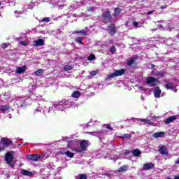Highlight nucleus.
Listing matches in <instances>:
<instances>
[{
  "instance_id": "nucleus-9",
  "label": "nucleus",
  "mask_w": 179,
  "mask_h": 179,
  "mask_svg": "<svg viewBox=\"0 0 179 179\" xmlns=\"http://www.w3.org/2000/svg\"><path fill=\"white\" fill-rule=\"evenodd\" d=\"M27 159L28 160H32L33 162H37L41 159V156L39 155H27Z\"/></svg>"
},
{
  "instance_id": "nucleus-58",
  "label": "nucleus",
  "mask_w": 179,
  "mask_h": 179,
  "mask_svg": "<svg viewBox=\"0 0 179 179\" xmlns=\"http://www.w3.org/2000/svg\"><path fill=\"white\" fill-rule=\"evenodd\" d=\"M78 5H83V3H80V4H78Z\"/></svg>"
},
{
  "instance_id": "nucleus-12",
  "label": "nucleus",
  "mask_w": 179,
  "mask_h": 179,
  "mask_svg": "<svg viewBox=\"0 0 179 179\" xmlns=\"http://www.w3.org/2000/svg\"><path fill=\"white\" fill-rule=\"evenodd\" d=\"M34 47H41V45H44V40L39 38L36 41H34Z\"/></svg>"
},
{
  "instance_id": "nucleus-4",
  "label": "nucleus",
  "mask_w": 179,
  "mask_h": 179,
  "mask_svg": "<svg viewBox=\"0 0 179 179\" xmlns=\"http://www.w3.org/2000/svg\"><path fill=\"white\" fill-rule=\"evenodd\" d=\"M125 74V69L115 70V71L109 75H108V79H111L113 78H117V76H122Z\"/></svg>"
},
{
  "instance_id": "nucleus-1",
  "label": "nucleus",
  "mask_w": 179,
  "mask_h": 179,
  "mask_svg": "<svg viewBox=\"0 0 179 179\" xmlns=\"http://www.w3.org/2000/svg\"><path fill=\"white\" fill-rule=\"evenodd\" d=\"M71 105V107H75V103L71 101L70 100L66 101L65 99H63L58 103H55L52 106L49 107V108H47L45 107L43 110V113L45 115H47V114H55V111H65V109L68 107V106Z\"/></svg>"
},
{
  "instance_id": "nucleus-45",
  "label": "nucleus",
  "mask_w": 179,
  "mask_h": 179,
  "mask_svg": "<svg viewBox=\"0 0 179 179\" xmlns=\"http://www.w3.org/2000/svg\"><path fill=\"white\" fill-rule=\"evenodd\" d=\"M41 111V108L38 107L35 110V113H40Z\"/></svg>"
},
{
  "instance_id": "nucleus-39",
  "label": "nucleus",
  "mask_w": 179,
  "mask_h": 179,
  "mask_svg": "<svg viewBox=\"0 0 179 179\" xmlns=\"http://www.w3.org/2000/svg\"><path fill=\"white\" fill-rule=\"evenodd\" d=\"M20 44H21L22 45L26 46V45H27L28 43H27V41H21V42H20Z\"/></svg>"
},
{
  "instance_id": "nucleus-8",
  "label": "nucleus",
  "mask_w": 179,
  "mask_h": 179,
  "mask_svg": "<svg viewBox=\"0 0 179 179\" xmlns=\"http://www.w3.org/2000/svg\"><path fill=\"white\" fill-rule=\"evenodd\" d=\"M102 16H103V19L106 23L111 22V14L110 13V11H106V12L103 13Z\"/></svg>"
},
{
  "instance_id": "nucleus-2",
  "label": "nucleus",
  "mask_w": 179,
  "mask_h": 179,
  "mask_svg": "<svg viewBox=\"0 0 179 179\" xmlns=\"http://www.w3.org/2000/svg\"><path fill=\"white\" fill-rule=\"evenodd\" d=\"M90 143L87 140H83L80 143V148H73V151L76 153H82V152H85L86 149L89 148Z\"/></svg>"
},
{
  "instance_id": "nucleus-26",
  "label": "nucleus",
  "mask_w": 179,
  "mask_h": 179,
  "mask_svg": "<svg viewBox=\"0 0 179 179\" xmlns=\"http://www.w3.org/2000/svg\"><path fill=\"white\" fill-rule=\"evenodd\" d=\"M71 96L72 97H74V99H78V97H80V92L78 91L73 92Z\"/></svg>"
},
{
  "instance_id": "nucleus-6",
  "label": "nucleus",
  "mask_w": 179,
  "mask_h": 179,
  "mask_svg": "<svg viewBox=\"0 0 179 179\" xmlns=\"http://www.w3.org/2000/svg\"><path fill=\"white\" fill-rule=\"evenodd\" d=\"M5 160L10 167H15V164H12V162H13V155L9 152L6 153L5 155Z\"/></svg>"
},
{
  "instance_id": "nucleus-16",
  "label": "nucleus",
  "mask_w": 179,
  "mask_h": 179,
  "mask_svg": "<svg viewBox=\"0 0 179 179\" xmlns=\"http://www.w3.org/2000/svg\"><path fill=\"white\" fill-rule=\"evenodd\" d=\"M155 166V164L153 163H146L143 166V169L144 170H150V169H153Z\"/></svg>"
},
{
  "instance_id": "nucleus-33",
  "label": "nucleus",
  "mask_w": 179,
  "mask_h": 179,
  "mask_svg": "<svg viewBox=\"0 0 179 179\" xmlns=\"http://www.w3.org/2000/svg\"><path fill=\"white\" fill-rule=\"evenodd\" d=\"M88 61H93L94 59H96V56H94L93 54H91L88 57H87Z\"/></svg>"
},
{
  "instance_id": "nucleus-28",
  "label": "nucleus",
  "mask_w": 179,
  "mask_h": 179,
  "mask_svg": "<svg viewBox=\"0 0 179 179\" xmlns=\"http://www.w3.org/2000/svg\"><path fill=\"white\" fill-rule=\"evenodd\" d=\"M34 73L35 75H36V76H41V75H43V73H44V70L38 69Z\"/></svg>"
},
{
  "instance_id": "nucleus-48",
  "label": "nucleus",
  "mask_w": 179,
  "mask_h": 179,
  "mask_svg": "<svg viewBox=\"0 0 179 179\" xmlns=\"http://www.w3.org/2000/svg\"><path fill=\"white\" fill-rule=\"evenodd\" d=\"M31 7H29L30 9H33V6H34V3H31Z\"/></svg>"
},
{
  "instance_id": "nucleus-57",
  "label": "nucleus",
  "mask_w": 179,
  "mask_h": 179,
  "mask_svg": "<svg viewBox=\"0 0 179 179\" xmlns=\"http://www.w3.org/2000/svg\"><path fill=\"white\" fill-rule=\"evenodd\" d=\"M154 118H155V120H157V118H159V117H154Z\"/></svg>"
},
{
  "instance_id": "nucleus-35",
  "label": "nucleus",
  "mask_w": 179,
  "mask_h": 179,
  "mask_svg": "<svg viewBox=\"0 0 179 179\" xmlns=\"http://www.w3.org/2000/svg\"><path fill=\"white\" fill-rule=\"evenodd\" d=\"M99 70L93 71L90 72V75L92 76H96L97 75V73H99Z\"/></svg>"
},
{
  "instance_id": "nucleus-41",
  "label": "nucleus",
  "mask_w": 179,
  "mask_h": 179,
  "mask_svg": "<svg viewBox=\"0 0 179 179\" xmlns=\"http://www.w3.org/2000/svg\"><path fill=\"white\" fill-rule=\"evenodd\" d=\"M138 22L136 21L133 22V26L134 27H138Z\"/></svg>"
},
{
  "instance_id": "nucleus-36",
  "label": "nucleus",
  "mask_w": 179,
  "mask_h": 179,
  "mask_svg": "<svg viewBox=\"0 0 179 179\" xmlns=\"http://www.w3.org/2000/svg\"><path fill=\"white\" fill-rule=\"evenodd\" d=\"M72 70V67L70 65H66L64 66V71H71Z\"/></svg>"
},
{
  "instance_id": "nucleus-20",
  "label": "nucleus",
  "mask_w": 179,
  "mask_h": 179,
  "mask_svg": "<svg viewBox=\"0 0 179 179\" xmlns=\"http://www.w3.org/2000/svg\"><path fill=\"white\" fill-rule=\"evenodd\" d=\"M8 110H9L8 105H2L0 106V111L1 113H5L6 111H8Z\"/></svg>"
},
{
  "instance_id": "nucleus-31",
  "label": "nucleus",
  "mask_w": 179,
  "mask_h": 179,
  "mask_svg": "<svg viewBox=\"0 0 179 179\" xmlns=\"http://www.w3.org/2000/svg\"><path fill=\"white\" fill-rule=\"evenodd\" d=\"M121 10H122L120 8L115 9V11H114L115 15L118 16L120 15V13H121Z\"/></svg>"
},
{
  "instance_id": "nucleus-38",
  "label": "nucleus",
  "mask_w": 179,
  "mask_h": 179,
  "mask_svg": "<svg viewBox=\"0 0 179 179\" xmlns=\"http://www.w3.org/2000/svg\"><path fill=\"white\" fill-rule=\"evenodd\" d=\"M105 127H106V128H107V129H109V131L113 130V127H111V124H105Z\"/></svg>"
},
{
  "instance_id": "nucleus-32",
  "label": "nucleus",
  "mask_w": 179,
  "mask_h": 179,
  "mask_svg": "<svg viewBox=\"0 0 179 179\" xmlns=\"http://www.w3.org/2000/svg\"><path fill=\"white\" fill-rule=\"evenodd\" d=\"M76 41V43H78V44H83V38H82V37H77Z\"/></svg>"
},
{
  "instance_id": "nucleus-5",
  "label": "nucleus",
  "mask_w": 179,
  "mask_h": 179,
  "mask_svg": "<svg viewBox=\"0 0 179 179\" xmlns=\"http://www.w3.org/2000/svg\"><path fill=\"white\" fill-rule=\"evenodd\" d=\"M146 83L150 87H153L157 85V79L155 77H148L146 78Z\"/></svg>"
},
{
  "instance_id": "nucleus-21",
  "label": "nucleus",
  "mask_w": 179,
  "mask_h": 179,
  "mask_svg": "<svg viewBox=\"0 0 179 179\" xmlns=\"http://www.w3.org/2000/svg\"><path fill=\"white\" fill-rule=\"evenodd\" d=\"M142 152H141V150H139V149H136L132 151V154L134 155V156H135L136 157H139V156H141V154Z\"/></svg>"
},
{
  "instance_id": "nucleus-59",
  "label": "nucleus",
  "mask_w": 179,
  "mask_h": 179,
  "mask_svg": "<svg viewBox=\"0 0 179 179\" xmlns=\"http://www.w3.org/2000/svg\"><path fill=\"white\" fill-rule=\"evenodd\" d=\"M152 68H155V65H152Z\"/></svg>"
},
{
  "instance_id": "nucleus-55",
  "label": "nucleus",
  "mask_w": 179,
  "mask_h": 179,
  "mask_svg": "<svg viewBox=\"0 0 179 179\" xmlns=\"http://www.w3.org/2000/svg\"><path fill=\"white\" fill-rule=\"evenodd\" d=\"M175 179H179V174L178 176H174Z\"/></svg>"
},
{
  "instance_id": "nucleus-44",
  "label": "nucleus",
  "mask_w": 179,
  "mask_h": 179,
  "mask_svg": "<svg viewBox=\"0 0 179 179\" xmlns=\"http://www.w3.org/2000/svg\"><path fill=\"white\" fill-rule=\"evenodd\" d=\"M155 13V10H152L151 11H148L146 13V15H152Z\"/></svg>"
},
{
  "instance_id": "nucleus-27",
  "label": "nucleus",
  "mask_w": 179,
  "mask_h": 179,
  "mask_svg": "<svg viewBox=\"0 0 179 179\" xmlns=\"http://www.w3.org/2000/svg\"><path fill=\"white\" fill-rule=\"evenodd\" d=\"M24 71H26V69L24 68V66L19 67L17 69L16 73H23V72H24Z\"/></svg>"
},
{
  "instance_id": "nucleus-49",
  "label": "nucleus",
  "mask_w": 179,
  "mask_h": 179,
  "mask_svg": "<svg viewBox=\"0 0 179 179\" xmlns=\"http://www.w3.org/2000/svg\"><path fill=\"white\" fill-rule=\"evenodd\" d=\"M166 8H167L166 5L161 6V9H166Z\"/></svg>"
},
{
  "instance_id": "nucleus-14",
  "label": "nucleus",
  "mask_w": 179,
  "mask_h": 179,
  "mask_svg": "<svg viewBox=\"0 0 179 179\" xmlns=\"http://www.w3.org/2000/svg\"><path fill=\"white\" fill-rule=\"evenodd\" d=\"M1 145H3V146L4 147L5 149V146H9V145H10V140L6 138H1Z\"/></svg>"
},
{
  "instance_id": "nucleus-19",
  "label": "nucleus",
  "mask_w": 179,
  "mask_h": 179,
  "mask_svg": "<svg viewBox=\"0 0 179 179\" xmlns=\"http://www.w3.org/2000/svg\"><path fill=\"white\" fill-rule=\"evenodd\" d=\"M108 32L111 36H114V34H115V27L114 24H111V26L109 27Z\"/></svg>"
},
{
  "instance_id": "nucleus-11",
  "label": "nucleus",
  "mask_w": 179,
  "mask_h": 179,
  "mask_svg": "<svg viewBox=\"0 0 179 179\" xmlns=\"http://www.w3.org/2000/svg\"><path fill=\"white\" fill-rule=\"evenodd\" d=\"M159 152L163 156H167L169 155V152L167 151V148L165 146H161L159 149Z\"/></svg>"
},
{
  "instance_id": "nucleus-30",
  "label": "nucleus",
  "mask_w": 179,
  "mask_h": 179,
  "mask_svg": "<svg viewBox=\"0 0 179 179\" xmlns=\"http://www.w3.org/2000/svg\"><path fill=\"white\" fill-rule=\"evenodd\" d=\"M135 61H136V57H133L127 62V64L129 66H131L132 65V64H134V62H135Z\"/></svg>"
},
{
  "instance_id": "nucleus-40",
  "label": "nucleus",
  "mask_w": 179,
  "mask_h": 179,
  "mask_svg": "<svg viewBox=\"0 0 179 179\" xmlns=\"http://www.w3.org/2000/svg\"><path fill=\"white\" fill-rule=\"evenodd\" d=\"M110 51L111 52H115L116 51L115 46H113L112 48H110Z\"/></svg>"
},
{
  "instance_id": "nucleus-60",
  "label": "nucleus",
  "mask_w": 179,
  "mask_h": 179,
  "mask_svg": "<svg viewBox=\"0 0 179 179\" xmlns=\"http://www.w3.org/2000/svg\"><path fill=\"white\" fill-rule=\"evenodd\" d=\"M150 117H151V118H153V116H152V115H150Z\"/></svg>"
},
{
  "instance_id": "nucleus-7",
  "label": "nucleus",
  "mask_w": 179,
  "mask_h": 179,
  "mask_svg": "<svg viewBox=\"0 0 179 179\" xmlns=\"http://www.w3.org/2000/svg\"><path fill=\"white\" fill-rule=\"evenodd\" d=\"M88 134L103 139V138L106 136V130H102L99 131L88 132Z\"/></svg>"
},
{
  "instance_id": "nucleus-43",
  "label": "nucleus",
  "mask_w": 179,
  "mask_h": 179,
  "mask_svg": "<svg viewBox=\"0 0 179 179\" xmlns=\"http://www.w3.org/2000/svg\"><path fill=\"white\" fill-rule=\"evenodd\" d=\"M1 150H5V147L1 143H0V152Z\"/></svg>"
},
{
  "instance_id": "nucleus-24",
  "label": "nucleus",
  "mask_w": 179,
  "mask_h": 179,
  "mask_svg": "<svg viewBox=\"0 0 179 179\" xmlns=\"http://www.w3.org/2000/svg\"><path fill=\"white\" fill-rule=\"evenodd\" d=\"M24 12V10H15L14 12L15 17H20V15H23V13Z\"/></svg>"
},
{
  "instance_id": "nucleus-42",
  "label": "nucleus",
  "mask_w": 179,
  "mask_h": 179,
  "mask_svg": "<svg viewBox=\"0 0 179 179\" xmlns=\"http://www.w3.org/2000/svg\"><path fill=\"white\" fill-rule=\"evenodd\" d=\"M118 159H120V157L115 156L113 158H110L111 160H113V162H117V160H118Z\"/></svg>"
},
{
  "instance_id": "nucleus-17",
  "label": "nucleus",
  "mask_w": 179,
  "mask_h": 179,
  "mask_svg": "<svg viewBox=\"0 0 179 179\" xmlns=\"http://www.w3.org/2000/svg\"><path fill=\"white\" fill-rule=\"evenodd\" d=\"M138 122H145V124H148L149 125H153V122L148 119H137Z\"/></svg>"
},
{
  "instance_id": "nucleus-51",
  "label": "nucleus",
  "mask_w": 179,
  "mask_h": 179,
  "mask_svg": "<svg viewBox=\"0 0 179 179\" xmlns=\"http://www.w3.org/2000/svg\"><path fill=\"white\" fill-rule=\"evenodd\" d=\"M88 12H93V8H88Z\"/></svg>"
},
{
  "instance_id": "nucleus-50",
  "label": "nucleus",
  "mask_w": 179,
  "mask_h": 179,
  "mask_svg": "<svg viewBox=\"0 0 179 179\" xmlns=\"http://www.w3.org/2000/svg\"><path fill=\"white\" fill-rule=\"evenodd\" d=\"M175 164H179V158L175 161Z\"/></svg>"
},
{
  "instance_id": "nucleus-25",
  "label": "nucleus",
  "mask_w": 179,
  "mask_h": 179,
  "mask_svg": "<svg viewBox=\"0 0 179 179\" xmlns=\"http://www.w3.org/2000/svg\"><path fill=\"white\" fill-rule=\"evenodd\" d=\"M157 76L159 78H163L166 75V72L164 71H158L156 73Z\"/></svg>"
},
{
  "instance_id": "nucleus-10",
  "label": "nucleus",
  "mask_w": 179,
  "mask_h": 179,
  "mask_svg": "<svg viewBox=\"0 0 179 179\" xmlns=\"http://www.w3.org/2000/svg\"><path fill=\"white\" fill-rule=\"evenodd\" d=\"M160 94H162V90H160V87H156L154 88V96L155 99H159L160 97Z\"/></svg>"
},
{
  "instance_id": "nucleus-18",
  "label": "nucleus",
  "mask_w": 179,
  "mask_h": 179,
  "mask_svg": "<svg viewBox=\"0 0 179 179\" xmlns=\"http://www.w3.org/2000/svg\"><path fill=\"white\" fill-rule=\"evenodd\" d=\"M129 168V166H128V165H124L117 169V173H123V171H127Z\"/></svg>"
},
{
  "instance_id": "nucleus-47",
  "label": "nucleus",
  "mask_w": 179,
  "mask_h": 179,
  "mask_svg": "<svg viewBox=\"0 0 179 179\" xmlns=\"http://www.w3.org/2000/svg\"><path fill=\"white\" fill-rule=\"evenodd\" d=\"M20 101H22V104H24V101H26L24 100V98H20Z\"/></svg>"
},
{
  "instance_id": "nucleus-37",
  "label": "nucleus",
  "mask_w": 179,
  "mask_h": 179,
  "mask_svg": "<svg viewBox=\"0 0 179 179\" xmlns=\"http://www.w3.org/2000/svg\"><path fill=\"white\" fill-rule=\"evenodd\" d=\"M50 20V17H45L41 20V22L45 23H48Z\"/></svg>"
},
{
  "instance_id": "nucleus-22",
  "label": "nucleus",
  "mask_w": 179,
  "mask_h": 179,
  "mask_svg": "<svg viewBox=\"0 0 179 179\" xmlns=\"http://www.w3.org/2000/svg\"><path fill=\"white\" fill-rule=\"evenodd\" d=\"M62 155H66L67 157H70V159H72L74 156L75 154L71 152L70 151H66L62 153Z\"/></svg>"
},
{
  "instance_id": "nucleus-23",
  "label": "nucleus",
  "mask_w": 179,
  "mask_h": 179,
  "mask_svg": "<svg viewBox=\"0 0 179 179\" xmlns=\"http://www.w3.org/2000/svg\"><path fill=\"white\" fill-rule=\"evenodd\" d=\"M21 174H22V176H28L29 177H30V176H32L31 172L24 170V169H22L21 171Z\"/></svg>"
},
{
  "instance_id": "nucleus-56",
  "label": "nucleus",
  "mask_w": 179,
  "mask_h": 179,
  "mask_svg": "<svg viewBox=\"0 0 179 179\" xmlns=\"http://www.w3.org/2000/svg\"><path fill=\"white\" fill-rule=\"evenodd\" d=\"M141 100H145V98L143 96H141Z\"/></svg>"
},
{
  "instance_id": "nucleus-15",
  "label": "nucleus",
  "mask_w": 179,
  "mask_h": 179,
  "mask_svg": "<svg viewBox=\"0 0 179 179\" xmlns=\"http://www.w3.org/2000/svg\"><path fill=\"white\" fill-rule=\"evenodd\" d=\"M164 135H166V133L164 131H161L154 133L152 136L153 138H163L164 137Z\"/></svg>"
},
{
  "instance_id": "nucleus-54",
  "label": "nucleus",
  "mask_w": 179,
  "mask_h": 179,
  "mask_svg": "<svg viewBox=\"0 0 179 179\" xmlns=\"http://www.w3.org/2000/svg\"><path fill=\"white\" fill-rule=\"evenodd\" d=\"M7 47H8V45H6V44L4 43V44L3 45V48H6Z\"/></svg>"
},
{
  "instance_id": "nucleus-53",
  "label": "nucleus",
  "mask_w": 179,
  "mask_h": 179,
  "mask_svg": "<svg viewBox=\"0 0 179 179\" xmlns=\"http://www.w3.org/2000/svg\"><path fill=\"white\" fill-rule=\"evenodd\" d=\"M158 28L159 29H162L163 28V25L162 24H159L158 25Z\"/></svg>"
},
{
  "instance_id": "nucleus-52",
  "label": "nucleus",
  "mask_w": 179,
  "mask_h": 179,
  "mask_svg": "<svg viewBox=\"0 0 179 179\" xmlns=\"http://www.w3.org/2000/svg\"><path fill=\"white\" fill-rule=\"evenodd\" d=\"M129 153H130L129 151L126 150V152H124V155H129Z\"/></svg>"
},
{
  "instance_id": "nucleus-34",
  "label": "nucleus",
  "mask_w": 179,
  "mask_h": 179,
  "mask_svg": "<svg viewBox=\"0 0 179 179\" xmlns=\"http://www.w3.org/2000/svg\"><path fill=\"white\" fill-rule=\"evenodd\" d=\"M75 33H80L81 34H83V36H87V32L85 31V30L77 31Z\"/></svg>"
},
{
  "instance_id": "nucleus-29",
  "label": "nucleus",
  "mask_w": 179,
  "mask_h": 179,
  "mask_svg": "<svg viewBox=\"0 0 179 179\" xmlns=\"http://www.w3.org/2000/svg\"><path fill=\"white\" fill-rule=\"evenodd\" d=\"M76 179H87V176L85 174H79Z\"/></svg>"
},
{
  "instance_id": "nucleus-61",
  "label": "nucleus",
  "mask_w": 179,
  "mask_h": 179,
  "mask_svg": "<svg viewBox=\"0 0 179 179\" xmlns=\"http://www.w3.org/2000/svg\"><path fill=\"white\" fill-rule=\"evenodd\" d=\"M0 5H1V2H0Z\"/></svg>"
},
{
  "instance_id": "nucleus-46",
  "label": "nucleus",
  "mask_w": 179,
  "mask_h": 179,
  "mask_svg": "<svg viewBox=\"0 0 179 179\" xmlns=\"http://www.w3.org/2000/svg\"><path fill=\"white\" fill-rule=\"evenodd\" d=\"M123 138H131V134H124Z\"/></svg>"
},
{
  "instance_id": "nucleus-3",
  "label": "nucleus",
  "mask_w": 179,
  "mask_h": 179,
  "mask_svg": "<svg viewBox=\"0 0 179 179\" xmlns=\"http://www.w3.org/2000/svg\"><path fill=\"white\" fill-rule=\"evenodd\" d=\"M164 86L167 90H173L174 93H177V83L174 81H164Z\"/></svg>"
},
{
  "instance_id": "nucleus-13",
  "label": "nucleus",
  "mask_w": 179,
  "mask_h": 179,
  "mask_svg": "<svg viewBox=\"0 0 179 179\" xmlns=\"http://www.w3.org/2000/svg\"><path fill=\"white\" fill-rule=\"evenodd\" d=\"M177 120V116H170L169 117L166 118L164 121V124H169L170 122H173V121H176Z\"/></svg>"
}]
</instances>
